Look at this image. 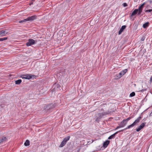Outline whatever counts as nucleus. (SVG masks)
Segmentation results:
<instances>
[{
    "label": "nucleus",
    "instance_id": "393cba45",
    "mask_svg": "<svg viewBox=\"0 0 152 152\" xmlns=\"http://www.w3.org/2000/svg\"><path fill=\"white\" fill-rule=\"evenodd\" d=\"M27 21L26 18L25 19L23 20H20L19 21V23H23Z\"/></svg>",
    "mask_w": 152,
    "mask_h": 152
},
{
    "label": "nucleus",
    "instance_id": "ea45409f",
    "mask_svg": "<svg viewBox=\"0 0 152 152\" xmlns=\"http://www.w3.org/2000/svg\"><path fill=\"white\" fill-rule=\"evenodd\" d=\"M34 0H32L31 1H34Z\"/></svg>",
    "mask_w": 152,
    "mask_h": 152
},
{
    "label": "nucleus",
    "instance_id": "f03ea898",
    "mask_svg": "<svg viewBox=\"0 0 152 152\" xmlns=\"http://www.w3.org/2000/svg\"><path fill=\"white\" fill-rule=\"evenodd\" d=\"M60 88V85L56 83H55L53 84L52 87L53 91H59L61 90Z\"/></svg>",
    "mask_w": 152,
    "mask_h": 152
},
{
    "label": "nucleus",
    "instance_id": "dca6fc26",
    "mask_svg": "<svg viewBox=\"0 0 152 152\" xmlns=\"http://www.w3.org/2000/svg\"><path fill=\"white\" fill-rule=\"evenodd\" d=\"M7 140V138L6 137H3L0 138V144L3 142H4Z\"/></svg>",
    "mask_w": 152,
    "mask_h": 152
},
{
    "label": "nucleus",
    "instance_id": "20e7f679",
    "mask_svg": "<svg viewBox=\"0 0 152 152\" xmlns=\"http://www.w3.org/2000/svg\"><path fill=\"white\" fill-rule=\"evenodd\" d=\"M131 119V117H129L126 119H124L119 124L121 126L123 127L126 124L128 121Z\"/></svg>",
    "mask_w": 152,
    "mask_h": 152
},
{
    "label": "nucleus",
    "instance_id": "f8f14e48",
    "mask_svg": "<svg viewBox=\"0 0 152 152\" xmlns=\"http://www.w3.org/2000/svg\"><path fill=\"white\" fill-rule=\"evenodd\" d=\"M137 14H138V10H137V9H135L134 10L131 15H130V18Z\"/></svg>",
    "mask_w": 152,
    "mask_h": 152
},
{
    "label": "nucleus",
    "instance_id": "6e6552de",
    "mask_svg": "<svg viewBox=\"0 0 152 152\" xmlns=\"http://www.w3.org/2000/svg\"><path fill=\"white\" fill-rule=\"evenodd\" d=\"M7 31V29L1 30L0 31V35L1 36H6L8 33V32Z\"/></svg>",
    "mask_w": 152,
    "mask_h": 152
},
{
    "label": "nucleus",
    "instance_id": "423d86ee",
    "mask_svg": "<svg viewBox=\"0 0 152 152\" xmlns=\"http://www.w3.org/2000/svg\"><path fill=\"white\" fill-rule=\"evenodd\" d=\"M37 17L36 15H32L31 16H30L26 18L27 21H29L31 22L34 20L37 19Z\"/></svg>",
    "mask_w": 152,
    "mask_h": 152
},
{
    "label": "nucleus",
    "instance_id": "f257e3e1",
    "mask_svg": "<svg viewBox=\"0 0 152 152\" xmlns=\"http://www.w3.org/2000/svg\"><path fill=\"white\" fill-rule=\"evenodd\" d=\"M56 104H48L45 107V110H47L48 111H50L52 109L55 108L56 106Z\"/></svg>",
    "mask_w": 152,
    "mask_h": 152
},
{
    "label": "nucleus",
    "instance_id": "cd10ccee",
    "mask_svg": "<svg viewBox=\"0 0 152 152\" xmlns=\"http://www.w3.org/2000/svg\"><path fill=\"white\" fill-rule=\"evenodd\" d=\"M142 10H138V15H140L141 14V13Z\"/></svg>",
    "mask_w": 152,
    "mask_h": 152
},
{
    "label": "nucleus",
    "instance_id": "a19ab883",
    "mask_svg": "<svg viewBox=\"0 0 152 152\" xmlns=\"http://www.w3.org/2000/svg\"><path fill=\"white\" fill-rule=\"evenodd\" d=\"M151 78L152 79V76H151Z\"/></svg>",
    "mask_w": 152,
    "mask_h": 152
},
{
    "label": "nucleus",
    "instance_id": "bb28decb",
    "mask_svg": "<svg viewBox=\"0 0 152 152\" xmlns=\"http://www.w3.org/2000/svg\"><path fill=\"white\" fill-rule=\"evenodd\" d=\"M135 95V92H133L130 94L129 96L131 97H133Z\"/></svg>",
    "mask_w": 152,
    "mask_h": 152
},
{
    "label": "nucleus",
    "instance_id": "2eb2a0df",
    "mask_svg": "<svg viewBox=\"0 0 152 152\" xmlns=\"http://www.w3.org/2000/svg\"><path fill=\"white\" fill-rule=\"evenodd\" d=\"M126 26L124 25L122 26L121 28H120L118 32V34H121L122 32L126 28Z\"/></svg>",
    "mask_w": 152,
    "mask_h": 152
},
{
    "label": "nucleus",
    "instance_id": "c9c22d12",
    "mask_svg": "<svg viewBox=\"0 0 152 152\" xmlns=\"http://www.w3.org/2000/svg\"><path fill=\"white\" fill-rule=\"evenodd\" d=\"M150 83H151L152 82V79L151 78L150 79Z\"/></svg>",
    "mask_w": 152,
    "mask_h": 152
},
{
    "label": "nucleus",
    "instance_id": "c85d7f7f",
    "mask_svg": "<svg viewBox=\"0 0 152 152\" xmlns=\"http://www.w3.org/2000/svg\"><path fill=\"white\" fill-rule=\"evenodd\" d=\"M145 12H152V9H150L148 10H145Z\"/></svg>",
    "mask_w": 152,
    "mask_h": 152
},
{
    "label": "nucleus",
    "instance_id": "7c9ffc66",
    "mask_svg": "<svg viewBox=\"0 0 152 152\" xmlns=\"http://www.w3.org/2000/svg\"><path fill=\"white\" fill-rule=\"evenodd\" d=\"M123 5L124 7H126L127 6H128L127 4L126 3H124L123 4Z\"/></svg>",
    "mask_w": 152,
    "mask_h": 152
},
{
    "label": "nucleus",
    "instance_id": "1a4fd4ad",
    "mask_svg": "<svg viewBox=\"0 0 152 152\" xmlns=\"http://www.w3.org/2000/svg\"><path fill=\"white\" fill-rule=\"evenodd\" d=\"M142 115H140L138 118H137V119H136L134 121L133 123L134 125H135L140 121V120L142 118Z\"/></svg>",
    "mask_w": 152,
    "mask_h": 152
},
{
    "label": "nucleus",
    "instance_id": "4c0bfd02",
    "mask_svg": "<svg viewBox=\"0 0 152 152\" xmlns=\"http://www.w3.org/2000/svg\"><path fill=\"white\" fill-rule=\"evenodd\" d=\"M33 4V2H32L31 3L29 4V5H31L32 4Z\"/></svg>",
    "mask_w": 152,
    "mask_h": 152
},
{
    "label": "nucleus",
    "instance_id": "b1692460",
    "mask_svg": "<svg viewBox=\"0 0 152 152\" xmlns=\"http://www.w3.org/2000/svg\"><path fill=\"white\" fill-rule=\"evenodd\" d=\"M128 71L127 69H125L121 72L122 74V75H124Z\"/></svg>",
    "mask_w": 152,
    "mask_h": 152
},
{
    "label": "nucleus",
    "instance_id": "e433bc0d",
    "mask_svg": "<svg viewBox=\"0 0 152 152\" xmlns=\"http://www.w3.org/2000/svg\"><path fill=\"white\" fill-rule=\"evenodd\" d=\"M149 116H152V112L150 114Z\"/></svg>",
    "mask_w": 152,
    "mask_h": 152
},
{
    "label": "nucleus",
    "instance_id": "ddd939ff",
    "mask_svg": "<svg viewBox=\"0 0 152 152\" xmlns=\"http://www.w3.org/2000/svg\"><path fill=\"white\" fill-rule=\"evenodd\" d=\"M110 142V141L108 140H106L104 142L103 144V146L105 148L107 147L108 145L109 144Z\"/></svg>",
    "mask_w": 152,
    "mask_h": 152
},
{
    "label": "nucleus",
    "instance_id": "473e14b6",
    "mask_svg": "<svg viewBox=\"0 0 152 152\" xmlns=\"http://www.w3.org/2000/svg\"><path fill=\"white\" fill-rule=\"evenodd\" d=\"M146 90H147V89L146 88V89H142V90L140 91L142 92H143L144 91H146Z\"/></svg>",
    "mask_w": 152,
    "mask_h": 152
},
{
    "label": "nucleus",
    "instance_id": "f704fd0d",
    "mask_svg": "<svg viewBox=\"0 0 152 152\" xmlns=\"http://www.w3.org/2000/svg\"><path fill=\"white\" fill-rule=\"evenodd\" d=\"M148 2H149L151 4L152 2V1L149 0L148 1Z\"/></svg>",
    "mask_w": 152,
    "mask_h": 152
},
{
    "label": "nucleus",
    "instance_id": "c756f323",
    "mask_svg": "<svg viewBox=\"0 0 152 152\" xmlns=\"http://www.w3.org/2000/svg\"><path fill=\"white\" fill-rule=\"evenodd\" d=\"M145 36H143L140 39V40L142 41H143L145 40Z\"/></svg>",
    "mask_w": 152,
    "mask_h": 152
},
{
    "label": "nucleus",
    "instance_id": "72a5a7b5",
    "mask_svg": "<svg viewBox=\"0 0 152 152\" xmlns=\"http://www.w3.org/2000/svg\"><path fill=\"white\" fill-rule=\"evenodd\" d=\"M119 126H118L117 127V128H116V129H115V130L117 129H118L119 128L122 127H121V126L119 124Z\"/></svg>",
    "mask_w": 152,
    "mask_h": 152
},
{
    "label": "nucleus",
    "instance_id": "a878e982",
    "mask_svg": "<svg viewBox=\"0 0 152 152\" xmlns=\"http://www.w3.org/2000/svg\"><path fill=\"white\" fill-rule=\"evenodd\" d=\"M7 39V37H4L0 38V41H2L4 40H5Z\"/></svg>",
    "mask_w": 152,
    "mask_h": 152
},
{
    "label": "nucleus",
    "instance_id": "7ed1b4c3",
    "mask_svg": "<svg viewBox=\"0 0 152 152\" xmlns=\"http://www.w3.org/2000/svg\"><path fill=\"white\" fill-rule=\"evenodd\" d=\"M36 76L34 75H31L29 74H24L21 76V77L23 79H26L29 80L32 77H34Z\"/></svg>",
    "mask_w": 152,
    "mask_h": 152
},
{
    "label": "nucleus",
    "instance_id": "f3484780",
    "mask_svg": "<svg viewBox=\"0 0 152 152\" xmlns=\"http://www.w3.org/2000/svg\"><path fill=\"white\" fill-rule=\"evenodd\" d=\"M123 75H122V74L121 73V72H120L118 74H117L116 75V77L115 78V79H118L121 78Z\"/></svg>",
    "mask_w": 152,
    "mask_h": 152
},
{
    "label": "nucleus",
    "instance_id": "2f4dec72",
    "mask_svg": "<svg viewBox=\"0 0 152 152\" xmlns=\"http://www.w3.org/2000/svg\"><path fill=\"white\" fill-rule=\"evenodd\" d=\"M100 119L99 118H97V117H96V122H99V121H100Z\"/></svg>",
    "mask_w": 152,
    "mask_h": 152
},
{
    "label": "nucleus",
    "instance_id": "58836bf2",
    "mask_svg": "<svg viewBox=\"0 0 152 152\" xmlns=\"http://www.w3.org/2000/svg\"><path fill=\"white\" fill-rule=\"evenodd\" d=\"M80 149H79V150L78 151V152H79V151H80Z\"/></svg>",
    "mask_w": 152,
    "mask_h": 152
},
{
    "label": "nucleus",
    "instance_id": "39448f33",
    "mask_svg": "<svg viewBox=\"0 0 152 152\" xmlns=\"http://www.w3.org/2000/svg\"><path fill=\"white\" fill-rule=\"evenodd\" d=\"M36 43V42H35V41L32 39H29L28 40V42L26 43V45L27 46H30L32 45H33Z\"/></svg>",
    "mask_w": 152,
    "mask_h": 152
},
{
    "label": "nucleus",
    "instance_id": "6ab92c4d",
    "mask_svg": "<svg viewBox=\"0 0 152 152\" xmlns=\"http://www.w3.org/2000/svg\"><path fill=\"white\" fill-rule=\"evenodd\" d=\"M70 137L69 136H67L66 137H65L64 140H63V141H64V142H65V143H66V142L68 141L70 138Z\"/></svg>",
    "mask_w": 152,
    "mask_h": 152
},
{
    "label": "nucleus",
    "instance_id": "9b49d317",
    "mask_svg": "<svg viewBox=\"0 0 152 152\" xmlns=\"http://www.w3.org/2000/svg\"><path fill=\"white\" fill-rule=\"evenodd\" d=\"M120 132H119V131L118 132H117L114 134H113L112 135H111L110 136H109L108 138V139L109 140H110L112 139H113L115 138V135L117 134L118 133Z\"/></svg>",
    "mask_w": 152,
    "mask_h": 152
},
{
    "label": "nucleus",
    "instance_id": "79ce46f5",
    "mask_svg": "<svg viewBox=\"0 0 152 152\" xmlns=\"http://www.w3.org/2000/svg\"><path fill=\"white\" fill-rule=\"evenodd\" d=\"M141 15H143V14H142Z\"/></svg>",
    "mask_w": 152,
    "mask_h": 152
},
{
    "label": "nucleus",
    "instance_id": "0eeeda50",
    "mask_svg": "<svg viewBox=\"0 0 152 152\" xmlns=\"http://www.w3.org/2000/svg\"><path fill=\"white\" fill-rule=\"evenodd\" d=\"M146 123H142L141 125L136 129V130L137 132H139L141 129H142L145 126Z\"/></svg>",
    "mask_w": 152,
    "mask_h": 152
},
{
    "label": "nucleus",
    "instance_id": "aec40b11",
    "mask_svg": "<svg viewBox=\"0 0 152 152\" xmlns=\"http://www.w3.org/2000/svg\"><path fill=\"white\" fill-rule=\"evenodd\" d=\"M149 23L148 22H147L144 23L143 25V27L145 28L149 26Z\"/></svg>",
    "mask_w": 152,
    "mask_h": 152
},
{
    "label": "nucleus",
    "instance_id": "a211bd4d",
    "mask_svg": "<svg viewBox=\"0 0 152 152\" xmlns=\"http://www.w3.org/2000/svg\"><path fill=\"white\" fill-rule=\"evenodd\" d=\"M145 2L143 3L142 4H141L139 7L137 9L138 10H142L144 5L145 4Z\"/></svg>",
    "mask_w": 152,
    "mask_h": 152
},
{
    "label": "nucleus",
    "instance_id": "5701e85b",
    "mask_svg": "<svg viewBox=\"0 0 152 152\" xmlns=\"http://www.w3.org/2000/svg\"><path fill=\"white\" fill-rule=\"evenodd\" d=\"M22 80L21 79H19L15 81V84L19 85L21 82Z\"/></svg>",
    "mask_w": 152,
    "mask_h": 152
},
{
    "label": "nucleus",
    "instance_id": "4be33fe9",
    "mask_svg": "<svg viewBox=\"0 0 152 152\" xmlns=\"http://www.w3.org/2000/svg\"><path fill=\"white\" fill-rule=\"evenodd\" d=\"M66 143L64 142V141H63L61 143V144L59 145V147H63L64 145H65Z\"/></svg>",
    "mask_w": 152,
    "mask_h": 152
},
{
    "label": "nucleus",
    "instance_id": "9d476101",
    "mask_svg": "<svg viewBox=\"0 0 152 152\" xmlns=\"http://www.w3.org/2000/svg\"><path fill=\"white\" fill-rule=\"evenodd\" d=\"M108 113H98L97 115L96 116V117L97 118H99L100 119L102 117H103L104 115L108 114Z\"/></svg>",
    "mask_w": 152,
    "mask_h": 152
},
{
    "label": "nucleus",
    "instance_id": "412c9836",
    "mask_svg": "<svg viewBox=\"0 0 152 152\" xmlns=\"http://www.w3.org/2000/svg\"><path fill=\"white\" fill-rule=\"evenodd\" d=\"M25 146H28L30 145V142L28 140H26L24 143Z\"/></svg>",
    "mask_w": 152,
    "mask_h": 152
},
{
    "label": "nucleus",
    "instance_id": "4468645a",
    "mask_svg": "<svg viewBox=\"0 0 152 152\" xmlns=\"http://www.w3.org/2000/svg\"><path fill=\"white\" fill-rule=\"evenodd\" d=\"M134 126V124L133 123H132L131 125H129V126H128L126 128L123 129H122L121 130H120L119 132H122L124 131V130H125L127 129H129L131 127H133Z\"/></svg>",
    "mask_w": 152,
    "mask_h": 152
}]
</instances>
